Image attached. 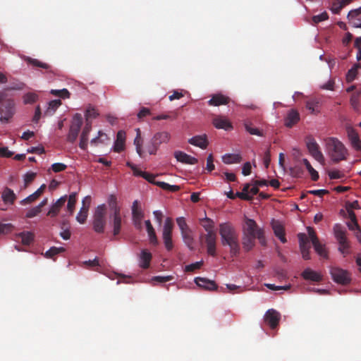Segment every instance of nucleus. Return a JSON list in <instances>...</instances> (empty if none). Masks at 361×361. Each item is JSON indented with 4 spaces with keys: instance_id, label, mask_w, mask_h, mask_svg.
<instances>
[{
    "instance_id": "nucleus-30",
    "label": "nucleus",
    "mask_w": 361,
    "mask_h": 361,
    "mask_svg": "<svg viewBox=\"0 0 361 361\" xmlns=\"http://www.w3.org/2000/svg\"><path fill=\"white\" fill-rule=\"evenodd\" d=\"M183 242L190 250L194 249V238L192 236V230L186 231L180 233Z\"/></svg>"
},
{
    "instance_id": "nucleus-38",
    "label": "nucleus",
    "mask_w": 361,
    "mask_h": 361,
    "mask_svg": "<svg viewBox=\"0 0 361 361\" xmlns=\"http://www.w3.org/2000/svg\"><path fill=\"white\" fill-rule=\"evenodd\" d=\"M132 216L133 219H142L144 213L142 209L138 205V201L135 200L132 205Z\"/></svg>"
},
{
    "instance_id": "nucleus-13",
    "label": "nucleus",
    "mask_w": 361,
    "mask_h": 361,
    "mask_svg": "<svg viewBox=\"0 0 361 361\" xmlns=\"http://www.w3.org/2000/svg\"><path fill=\"white\" fill-rule=\"evenodd\" d=\"M110 224L113 228V234L114 236L118 235L121 230L122 217L121 214H111L109 216Z\"/></svg>"
},
{
    "instance_id": "nucleus-34",
    "label": "nucleus",
    "mask_w": 361,
    "mask_h": 361,
    "mask_svg": "<svg viewBox=\"0 0 361 361\" xmlns=\"http://www.w3.org/2000/svg\"><path fill=\"white\" fill-rule=\"evenodd\" d=\"M137 135L134 140V145H135L136 152L140 157H143L144 152L142 150V140L141 138V133L139 128L136 129Z\"/></svg>"
},
{
    "instance_id": "nucleus-24",
    "label": "nucleus",
    "mask_w": 361,
    "mask_h": 361,
    "mask_svg": "<svg viewBox=\"0 0 361 361\" xmlns=\"http://www.w3.org/2000/svg\"><path fill=\"white\" fill-rule=\"evenodd\" d=\"M272 228L275 235L278 237L283 243H286V239L285 238L284 228L282 224L278 221L273 220Z\"/></svg>"
},
{
    "instance_id": "nucleus-44",
    "label": "nucleus",
    "mask_w": 361,
    "mask_h": 361,
    "mask_svg": "<svg viewBox=\"0 0 361 361\" xmlns=\"http://www.w3.org/2000/svg\"><path fill=\"white\" fill-rule=\"evenodd\" d=\"M99 116L97 111L93 107L90 106L85 111V122L92 121V119L96 118Z\"/></svg>"
},
{
    "instance_id": "nucleus-47",
    "label": "nucleus",
    "mask_w": 361,
    "mask_h": 361,
    "mask_svg": "<svg viewBox=\"0 0 361 361\" xmlns=\"http://www.w3.org/2000/svg\"><path fill=\"white\" fill-rule=\"evenodd\" d=\"M37 173L32 171L26 173L23 176L24 185L22 189H25L35 180Z\"/></svg>"
},
{
    "instance_id": "nucleus-58",
    "label": "nucleus",
    "mask_w": 361,
    "mask_h": 361,
    "mask_svg": "<svg viewBox=\"0 0 361 361\" xmlns=\"http://www.w3.org/2000/svg\"><path fill=\"white\" fill-rule=\"evenodd\" d=\"M176 223L180 230V233L190 230V227L188 226L185 219L183 216L178 217L176 219Z\"/></svg>"
},
{
    "instance_id": "nucleus-55",
    "label": "nucleus",
    "mask_w": 361,
    "mask_h": 361,
    "mask_svg": "<svg viewBox=\"0 0 361 361\" xmlns=\"http://www.w3.org/2000/svg\"><path fill=\"white\" fill-rule=\"evenodd\" d=\"M76 203V193L73 192L68 197V201L67 204L68 211L72 214L75 209V205Z\"/></svg>"
},
{
    "instance_id": "nucleus-51",
    "label": "nucleus",
    "mask_w": 361,
    "mask_h": 361,
    "mask_svg": "<svg viewBox=\"0 0 361 361\" xmlns=\"http://www.w3.org/2000/svg\"><path fill=\"white\" fill-rule=\"evenodd\" d=\"M108 140L107 135L100 130L98 133V136L93 138L90 141V143L92 145L97 146L99 143H104L105 142V140Z\"/></svg>"
},
{
    "instance_id": "nucleus-60",
    "label": "nucleus",
    "mask_w": 361,
    "mask_h": 361,
    "mask_svg": "<svg viewBox=\"0 0 361 361\" xmlns=\"http://www.w3.org/2000/svg\"><path fill=\"white\" fill-rule=\"evenodd\" d=\"M164 246L167 251H171L173 248L172 235H162Z\"/></svg>"
},
{
    "instance_id": "nucleus-26",
    "label": "nucleus",
    "mask_w": 361,
    "mask_h": 361,
    "mask_svg": "<svg viewBox=\"0 0 361 361\" xmlns=\"http://www.w3.org/2000/svg\"><path fill=\"white\" fill-rule=\"evenodd\" d=\"M214 126L219 129L228 130L232 128L231 123L226 118L218 116L213 119Z\"/></svg>"
},
{
    "instance_id": "nucleus-59",
    "label": "nucleus",
    "mask_w": 361,
    "mask_h": 361,
    "mask_svg": "<svg viewBox=\"0 0 361 361\" xmlns=\"http://www.w3.org/2000/svg\"><path fill=\"white\" fill-rule=\"evenodd\" d=\"M88 211L89 210H87L85 208H82V207L80 208V210L76 216V219L79 223L84 224L86 221Z\"/></svg>"
},
{
    "instance_id": "nucleus-19",
    "label": "nucleus",
    "mask_w": 361,
    "mask_h": 361,
    "mask_svg": "<svg viewBox=\"0 0 361 361\" xmlns=\"http://www.w3.org/2000/svg\"><path fill=\"white\" fill-rule=\"evenodd\" d=\"M66 199V195H65L57 200L56 202L52 204L50 209L47 212V216H49L50 217L56 216L62 207L65 204Z\"/></svg>"
},
{
    "instance_id": "nucleus-17",
    "label": "nucleus",
    "mask_w": 361,
    "mask_h": 361,
    "mask_svg": "<svg viewBox=\"0 0 361 361\" xmlns=\"http://www.w3.org/2000/svg\"><path fill=\"white\" fill-rule=\"evenodd\" d=\"M349 23L356 28H361V13L353 9L349 11L347 16Z\"/></svg>"
},
{
    "instance_id": "nucleus-33",
    "label": "nucleus",
    "mask_w": 361,
    "mask_h": 361,
    "mask_svg": "<svg viewBox=\"0 0 361 361\" xmlns=\"http://www.w3.org/2000/svg\"><path fill=\"white\" fill-rule=\"evenodd\" d=\"M222 161L226 164L240 163L241 161V157L238 154H226L223 156Z\"/></svg>"
},
{
    "instance_id": "nucleus-10",
    "label": "nucleus",
    "mask_w": 361,
    "mask_h": 361,
    "mask_svg": "<svg viewBox=\"0 0 361 361\" xmlns=\"http://www.w3.org/2000/svg\"><path fill=\"white\" fill-rule=\"evenodd\" d=\"M216 233H209L200 236V238H204L207 246V251L208 255L215 257L216 255Z\"/></svg>"
},
{
    "instance_id": "nucleus-7",
    "label": "nucleus",
    "mask_w": 361,
    "mask_h": 361,
    "mask_svg": "<svg viewBox=\"0 0 361 361\" xmlns=\"http://www.w3.org/2000/svg\"><path fill=\"white\" fill-rule=\"evenodd\" d=\"M83 123L82 116L80 114H75L73 117V121L70 126L68 134L67 135V140L71 143H73L80 133L81 126Z\"/></svg>"
},
{
    "instance_id": "nucleus-61",
    "label": "nucleus",
    "mask_w": 361,
    "mask_h": 361,
    "mask_svg": "<svg viewBox=\"0 0 361 361\" xmlns=\"http://www.w3.org/2000/svg\"><path fill=\"white\" fill-rule=\"evenodd\" d=\"M343 7L341 0H336L332 3L331 11L335 14H338Z\"/></svg>"
},
{
    "instance_id": "nucleus-1",
    "label": "nucleus",
    "mask_w": 361,
    "mask_h": 361,
    "mask_svg": "<svg viewBox=\"0 0 361 361\" xmlns=\"http://www.w3.org/2000/svg\"><path fill=\"white\" fill-rule=\"evenodd\" d=\"M219 234L222 245L229 246L231 256H237L240 252V244L235 227L230 223H222L219 225Z\"/></svg>"
},
{
    "instance_id": "nucleus-6",
    "label": "nucleus",
    "mask_w": 361,
    "mask_h": 361,
    "mask_svg": "<svg viewBox=\"0 0 361 361\" xmlns=\"http://www.w3.org/2000/svg\"><path fill=\"white\" fill-rule=\"evenodd\" d=\"M106 208L105 204L99 205L94 213L92 227L97 233H103L106 226Z\"/></svg>"
},
{
    "instance_id": "nucleus-12",
    "label": "nucleus",
    "mask_w": 361,
    "mask_h": 361,
    "mask_svg": "<svg viewBox=\"0 0 361 361\" xmlns=\"http://www.w3.org/2000/svg\"><path fill=\"white\" fill-rule=\"evenodd\" d=\"M280 319V314L274 309H270L267 310L264 315L265 322L271 329H275L278 326Z\"/></svg>"
},
{
    "instance_id": "nucleus-40",
    "label": "nucleus",
    "mask_w": 361,
    "mask_h": 361,
    "mask_svg": "<svg viewBox=\"0 0 361 361\" xmlns=\"http://www.w3.org/2000/svg\"><path fill=\"white\" fill-rule=\"evenodd\" d=\"M61 105L60 99H54L49 102V106L45 111V115L51 116L54 114L56 109Z\"/></svg>"
},
{
    "instance_id": "nucleus-41",
    "label": "nucleus",
    "mask_w": 361,
    "mask_h": 361,
    "mask_svg": "<svg viewBox=\"0 0 361 361\" xmlns=\"http://www.w3.org/2000/svg\"><path fill=\"white\" fill-rule=\"evenodd\" d=\"M302 162L306 166L307 170L310 173L311 176V178L312 180L316 181L319 179V173L312 166L310 161L307 159H303Z\"/></svg>"
},
{
    "instance_id": "nucleus-54",
    "label": "nucleus",
    "mask_w": 361,
    "mask_h": 361,
    "mask_svg": "<svg viewBox=\"0 0 361 361\" xmlns=\"http://www.w3.org/2000/svg\"><path fill=\"white\" fill-rule=\"evenodd\" d=\"M25 84L20 81L13 82L10 86L6 87L2 91L21 90L24 88Z\"/></svg>"
},
{
    "instance_id": "nucleus-29",
    "label": "nucleus",
    "mask_w": 361,
    "mask_h": 361,
    "mask_svg": "<svg viewBox=\"0 0 361 361\" xmlns=\"http://www.w3.org/2000/svg\"><path fill=\"white\" fill-rule=\"evenodd\" d=\"M152 254L144 250L142 251L140 256V266L143 269H147L152 259Z\"/></svg>"
},
{
    "instance_id": "nucleus-5",
    "label": "nucleus",
    "mask_w": 361,
    "mask_h": 361,
    "mask_svg": "<svg viewBox=\"0 0 361 361\" xmlns=\"http://www.w3.org/2000/svg\"><path fill=\"white\" fill-rule=\"evenodd\" d=\"M243 231V235L257 238L262 245L264 246L266 245V240L264 236L263 230L258 226L255 221L253 219H245Z\"/></svg>"
},
{
    "instance_id": "nucleus-31",
    "label": "nucleus",
    "mask_w": 361,
    "mask_h": 361,
    "mask_svg": "<svg viewBox=\"0 0 361 361\" xmlns=\"http://www.w3.org/2000/svg\"><path fill=\"white\" fill-rule=\"evenodd\" d=\"M1 197L5 203L12 204L16 199V195L11 189L6 188L2 192Z\"/></svg>"
},
{
    "instance_id": "nucleus-49",
    "label": "nucleus",
    "mask_w": 361,
    "mask_h": 361,
    "mask_svg": "<svg viewBox=\"0 0 361 361\" xmlns=\"http://www.w3.org/2000/svg\"><path fill=\"white\" fill-rule=\"evenodd\" d=\"M26 61L34 66L42 68L44 69H49L50 66L46 63H43L36 59H32L30 57H27Z\"/></svg>"
},
{
    "instance_id": "nucleus-21",
    "label": "nucleus",
    "mask_w": 361,
    "mask_h": 361,
    "mask_svg": "<svg viewBox=\"0 0 361 361\" xmlns=\"http://www.w3.org/2000/svg\"><path fill=\"white\" fill-rule=\"evenodd\" d=\"M302 276L305 280H310L315 282H319L322 280V276L319 273L310 268H307L302 271Z\"/></svg>"
},
{
    "instance_id": "nucleus-25",
    "label": "nucleus",
    "mask_w": 361,
    "mask_h": 361,
    "mask_svg": "<svg viewBox=\"0 0 361 361\" xmlns=\"http://www.w3.org/2000/svg\"><path fill=\"white\" fill-rule=\"evenodd\" d=\"M46 185L44 184L42 185L39 188H38L34 193L31 194L26 198L20 201V204L25 205L27 204H30L35 201L43 193Z\"/></svg>"
},
{
    "instance_id": "nucleus-53",
    "label": "nucleus",
    "mask_w": 361,
    "mask_h": 361,
    "mask_svg": "<svg viewBox=\"0 0 361 361\" xmlns=\"http://www.w3.org/2000/svg\"><path fill=\"white\" fill-rule=\"evenodd\" d=\"M159 147V146L153 139H151L145 146L146 150L149 154H156Z\"/></svg>"
},
{
    "instance_id": "nucleus-16",
    "label": "nucleus",
    "mask_w": 361,
    "mask_h": 361,
    "mask_svg": "<svg viewBox=\"0 0 361 361\" xmlns=\"http://www.w3.org/2000/svg\"><path fill=\"white\" fill-rule=\"evenodd\" d=\"M195 282L199 287L208 290H214L218 288L214 281H211L205 278L196 277L195 279Z\"/></svg>"
},
{
    "instance_id": "nucleus-35",
    "label": "nucleus",
    "mask_w": 361,
    "mask_h": 361,
    "mask_svg": "<svg viewBox=\"0 0 361 361\" xmlns=\"http://www.w3.org/2000/svg\"><path fill=\"white\" fill-rule=\"evenodd\" d=\"M315 252L323 259L329 257L328 251L325 245L322 244L319 241L313 245Z\"/></svg>"
},
{
    "instance_id": "nucleus-3",
    "label": "nucleus",
    "mask_w": 361,
    "mask_h": 361,
    "mask_svg": "<svg viewBox=\"0 0 361 361\" xmlns=\"http://www.w3.org/2000/svg\"><path fill=\"white\" fill-rule=\"evenodd\" d=\"M326 146L329 154L334 162H338L346 159L348 150L344 145L335 137L326 140Z\"/></svg>"
},
{
    "instance_id": "nucleus-57",
    "label": "nucleus",
    "mask_w": 361,
    "mask_h": 361,
    "mask_svg": "<svg viewBox=\"0 0 361 361\" xmlns=\"http://www.w3.org/2000/svg\"><path fill=\"white\" fill-rule=\"evenodd\" d=\"M290 174L294 178H300L303 174V169L302 166L295 165L290 168Z\"/></svg>"
},
{
    "instance_id": "nucleus-62",
    "label": "nucleus",
    "mask_w": 361,
    "mask_h": 361,
    "mask_svg": "<svg viewBox=\"0 0 361 361\" xmlns=\"http://www.w3.org/2000/svg\"><path fill=\"white\" fill-rule=\"evenodd\" d=\"M203 264V261L197 262L195 263H192L185 266V271L187 272H192L196 269H199Z\"/></svg>"
},
{
    "instance_id": "nucleus-32",
    "label": "nucleus",
    "mask_w": 361,
    "mask_h": 361,
    "mask_svg": "<svg viewBox=\"0 0 361 361\" xmlns=\"http://www.w3.org/2000/svg\"><path fill=\"white\" fill-rule=\"evenodd\" d=\"M256 238H255V237L248 236L246 235H243V239H242L243 247L246 252H248L253 248V247L255 245V239Z\"/></svg>"
},
{
    "instance_id": "nucleus-14",
    "label": "nucleus",
    "mask_w": 361,
    "mask_h": 361,
    "mask_svg": "<svg viewBox=\"0 0 361 361\" xmlns=\"http://www.w3.org/2000/svg\"><path fill=\"white\" fill-rule=\"evenodd\" d=\"M92 130V121L85 122V126L82 129L80 135L79 147L80 149L85 150L87 147L88 135Z\"/></svg>"
},
{
    "instance_id": "nucleus-4",
    "label": "nucleus",
    "mask_w": 361,
    "mask_h": 361,
    "mask_svg": "<svg viewBox=\"0 0 361 361\" xmlns=\"http://www.w3.org/2000/svg\"><path fill=\"white\" fill-rule=\"evenodd\" d=\"M334 236L339 245L338 250L343 256L350 253V242L346 237V230L339 224H336L334 226Z\"/></svg>"
},
{
    "instance_id": "nucleus-43",
    "label": "nucleus",
    "mask_w": 361,
    "mask_h": 361,
    "mask_svg": "<svg viewBox=\"0 0 361 361\" xmlns=\"http://www.w3.org/2000/svg\"><path fill=\"white\" fill-rule=\"evenodd\" d=\"M18 236L21 238L22 243L25 245H30L34 240V235L30 232H22Z\"/></svg>"
},
{
    "instance_id": "nucleus-63",
    "label": "nucleus",
    "mask_w": 361,
    "mask_h": 361,
    "mask_svg": "<svg viewBox=\"0 0 361 361\" xmlns=\"http://www.w3.org/2000/svg\"><path fill=\"white\" fill-rule=\"evenodd\" d=\"M299 240V246L300 247H307L309 245V239L305 233H299L298 235Z\"/></svg>"
},
{
    "instance_id": "nucleus-37",
    "label": "nucleus",
    "mask_w": 361,
    "mask_h": 361,
    "mask_svg": "<svg viewBox=\"0 0 361 361\" xmlns=\"http://www.w3.org/2000/svg\"><path fill=\"white\" fill-rule=\"evenodd\" d=\"M173 226L174 224L172 219L167 217L164 224L162 235H172Z\"/></svg>"
},
{
    "instance_id": "nucleus-8",
    "label": "nucleus",
    "mask_w": 361,
    "mask_h": 361,
    "mask_svg": "<svg viewBox=\"0 0 361 361\" xmlns=\"http://www.w3.org/2000/svg\"><path fill=\"white\" fill-rule=\"evenodd\" d=\"M330 274L333 280L342 285H346L351 281L350 273L339 267H331Z\"/></svg>"
},
{
    "instance_id": "nucleus-46",
    "label": "nucleus",
    "mask_w": 361,
    "mask_h": 361,
    "mask_svg": "<svg viewBox=\"0 0 361 361\" xmlns=\"http://www.w3.org/2000/svg\"><path fill=\"white\" fill-rule=\"evenodd\" d=\"M109 205L112 212L111 214L121 213V208L117 205V200L116 196L111 195L109 199Z\"/></svg>"
},
{
    "instance_id": "nucleus-9",
    "label": "nucleus",
    "mask_w": 361,
    "mask_h": 361,
    "mask_svg": "<svg viewBox=\"0 0 361 361\" xmlns=\"http://www.w3.org/2000/svg\"><path fill=\"white\" fill-rule=\"evenodd\" d=\"M306 145L310 154L319 163H324V157L316 140L312 137H308L306 139Z\"/></svg>"
},
{
    "instance_id": "nucleus-45",
    "label": "nucleus",
    "mask_w": 361,
    "mask_h": 361,
    "mask_svg": "<svg viewBox=\"0 0 361 361\" xmlns=\"http://www.w3.org/2000/svg\"><path fill=\"white\" fill-rule=\"evenodd\" d=\"M63 252H65V248L63 247H51L49 250H47L45 252L44 256L47 258L53 259L56 255Z\"/></svg>"
},
{
    "instance_id": "nucleus-15",
    "label": "nucleus",
    "mask_w": 361,
    "mask_h": 361,
    "mask_svg": "<svg viewBox=\"0 0 361 361\" xmlns=\"http://www.w3.org/2000/svg\"><path fill=\"white\" fill-rule=\"evenodd\" d=\"M174 157L177 159L178 161L181 162L183 164H195L198 162V160L188 154L181 152V151H176L174 152Z\"/></svg>"
},
{
    "instance_id": "nucleus-11",
    "label": "nucleus",
    "mask_w": 361,
    "mask_h": 361,
    "mask_svg": "<svg viewBox=\"0 0 361 361\" xmlns=\"http://www.w3.org/2000/svg\"><path fill=\"white\" fill-rule=\"evenodd\" d=\"M345 130L352 146L357 151H361V140L355 129L350 125L345 126Z\"/></svg>"
},
{
    "instance_id": "nucleus-28",
    "label": "nucleus",
    "mask_w": 361,
    "mask_h": 361,
    "mask_svg": "<svg viewBox=\"0 0 361 361\" xmlns=\"http://www.w3.org/2000/svg\"><path fill=\"white\" fill-rule=\"evenodd\" d=\"M171 138V135L166 131L158 132L154 135L152 139L159 146L162 143H167Z\"/></svg>"
},
{
    "instance_id": "nucleus-64",
    "label": "nucleus",
    "mask_w": 361,
    "mask_h": 361,
    "mask_svg": "<svg viewBox=\"0 0 361 361\" xmlns=\"http://www.w3.org/2000/svg\"><path fill=\"white\" fill-rule=\"evenodd\" d=\"M360 94H361V90L357 92H355L354 94H352V96L350 97V104L352 105V106L354 109H357L358 106L359 97H360Z\"/></svg>"
},
{
    "instance_id": "nucleus-22",
    "label": "nucleus",
    "mask_w": 361,
    "mask_h": 361,
    "mask_svg": "<svg viewBox=\"0 0 361 361\" xmlns=\"http://www.w3.org/2000/svg\"><path fill=\"white\" fill-rule=\"evenodd\" d=\"M188 142L194 146L199 147L201 149H206L208 145L206 135L194 136L189 139Z\"/></svg>"
},
{
    "instance_id": "nucleus-56",
    "label": "nucleus",
    "mask_w": 361,
    "mask_h": 361,
    "mask_svg": "<svg viewBox=\"0 0 361 361\" xmlns=\"http://www.w3.org/2000/svg\"><path fill=\"white\" fill-rule=\"evenodd\" d=\"M51 93L54 96L59 97L63 99L70 97V92L65 88L62 90H51Z\"/></svg>"
},
{
    "instance_id": "nucleus-39",
    "label": "nucleus",
    "mask_w": 361,
    "mask_h": 361,
    "mask_svg": "<svg viewBox=\"0 0 361 361\" xmlns=\"http://www.w3.org/2000/svg\"><path fill=\"white\" fill-rule=\"evenodd\" d=\"M200 221L201 225L207 231V233H216L215 231L214 230V223L211 219L206 217L201 219Z\"/></svg>"
},
{
    "instance_id": "nucleus-42",
    "label": "nucleus",
    "mask_w": 361,
    "mask_h": 361,
    "mask_svg": "<svg viewBox=\"0 0 361 361\" xmlns=\"http://www.w3.org/2000/svg\"><path fill=\"white\" fill-rule=\"evenodd\" d=\"M155 185L160 187L163 190L171 191V192H177L180 189V186H178V185H170L167 183L162 182V181H157V183H155Z\"/></svg>"
},
{
    "instance_id": "nucleus-18",
    "label": "nucleus",
    "mask_w": 361,
    "mask_h": 361,
    "mask_svg": "<svg viewBox=\"0 0 361 361\" xmlns=\"http://www.w3.org/2000/svg\"><path fill=\"white\" fill-rule=\"evenodd\" d=\"M230 102V98L222 94H215L212 96V98L208 101L209 106H220L228 104Z\"/></svg>"
},
{
    "instance_id": "nucleus-52",
    "label": "nucleus",
    "mask_w": 361,
    "mask_h": 361,
    "mask_svg": "<svg viewBox=\"0 0 361 361\" xmlns=\"http://www.w3.org/2000/svg\"><path fill=\"white\" fill-rule=\"evenodd\" d=\"M245 130L251 135L262 136V132L257 128L252 126V123L250 121H246L244 124Z\"/></svg>"
},
{
    "instance_id": "nucleus-20",
    "label": "nucleus",
    "mask_w": 361,
    "mask_h": 361,
    "mask_svg": "<svg viewBox=\"0 0 361 361\" xmlns=\"http://www.w3.org/2000/svg\"><path fill=\"white\" fill-rule=\"evenodd\" d=\"M126 142V133L123 130H119L116 135V140L114 143V150L116 152H121L124 149Z\"/></svg>"
},
{
    "instance_id": "nucleus-50",
    "label": "nucleus",
    "mask_w": 361,
    "mask_h": 361,
    "mask_svg": "<svg viewBox=\"0 0 361 361\" xmlns=\"http://www.w3.org/2000/svg\"><path fill=\"white\" fill-rule=\"evenodd\" d=\"M61 230L62 231L60 232V236L63 240H69L71 238V231L69 229L68 224L63 221L61 224Z\"/></svg>"
},
{
    "instance_id": "nucleus-48",
    "label": "nucleus",
    "mask_w": 361,
    "mask_h": 361,
    "mask_svg": "<svg viewBox=\"0 0 361 361\" xmlns=\"http://www.w3.org/2000/svg\"><path fill=\"white\" fill-rule=\"evenodd\" d=\"M328 18L329 15L326 11H324L319 15L312 16V20L310 22V23H311L312 25H316L320 22L328 20Z\"/></svg>"
},
{
    "instance_id": "nucleus-36",
    "label": "nucleus",
    "mask_w": 361,
    "mask_h": 361,
    "mask_svg": "<svg viewBox=\"0 0 361 361\" xmlns=\"http://www.w3.org/2000/svg\"><path fill=\"white\" fill-rule=\"evenodd\" d=\"M252 184L246 183L244 185L242 192H237L235 195L241 200H251L252 197L249 194L250 193V188Z\"/></svg>"
},
{
    "instance_id": "nucleus-23",
    "label": "nucleus",
    "mask_w": 361,
    "mask_h": 361,
    "mask_svg": "<svg viewBox=\"0 0 361 361\" xmlns=\"http://www.w3.org/2000/svg\"><path fill=\"white\" fill-rule=\"evenodd\" d=\"M300 120V114L295 110H290L286 118H285V126L288 128H291L293 126L296 124Z\"/></svg>"
},
{
    "instance_id": "nucleus-2",
    "label": "nucleus",
    "mask_w": 361,
    "mask_h": 361,
    "mask_svg": "<svg viewBox=\"0 0 361 361\" xmlns=\"http://www.w3.org/2000/svg\"><path fill=\"white\" fill-rule=\"evenodd\" d=\"M6 97L5 91H0V123L2 124L11 123L16 113L15 100Z\"/></svg>"
},
{
    "instance_id": "nucleus-27",
    "label": "nucleus",
    "mask_w": 361,
    "mask_h": 361,
    "mask_svg": "<svg viewBox=\"0 0 361 361\" xmlns=\"http://www.w3.org/2000/svg\"><path fill=\"white\" fill-rule=\"evenodd\" d=\"M146 226L147 232L149 238L150 243L154 245H158V239L155 233V230L153 228L149 220H147L145 222Z\"/></svg>"
}]
</instances>
